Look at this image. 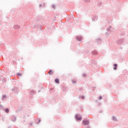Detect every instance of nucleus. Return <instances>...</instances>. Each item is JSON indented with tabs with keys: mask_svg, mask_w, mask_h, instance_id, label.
<instances>
[{
	"mask_svg": "<svg viewBox=\"0 0 128 128\" xmlns=\"http://www.w3.org/2000/svg\"><path fill=\"white\" fill-rule=\"evenodd\" d=\"M4 112H6V114H8V112H10V109H8V108H6L4 110Z\"/></svg>",
	"mask_w": 128,
	"mask_h": 128,
	"instance_id": "f8f14e48",
	"label": "nucleus"
},
{
	"mask_svg": "<svg viewBox=\"0 0 128 128\" xmlns=\"http://www.w3.org/2000/svg\"><path fill=\"white\" fill-rule=\"evenodd\" d=\"M107 32H114V28L111 26H109V28H107Z\"/></svg>",
	"mask_w": 128,
	"mask_h": 128,
	"instance_id": "20e7f679",
	"label": "nucleus"
},
{
	"mask_svg": "<svg viewBox=\"0 0 128 128\" xmlns=\"http://www.w3.org/2000/svg\"><path fill=\"white\" fill-rule=\"evenodd\" d=\"M52 8L54 10V8H56V6H54V5H52Z\"/></svg>",
	"mask_w": 128,
	"mask_h": 128,
	"instance_id": "5701e85b",
	"label": "nucleus"
},
{
	"mask_svg": "<svg viewBox=\"0 0 128 128\" xmlns=\"http://www.w3.org/2000/svg\"><path fill=\"white\" fill-rule=\"evenodd\" d=\"M42 4H40L39 5L40 8H42Z\"/></svg>",
	"mask_w": 128,
	"mask_h": 128,
	"instance_id": "a878e982",
	"label": "nucleus"
},
{
	"mask_svg": "<svg viewBox=\"0 0 128 128\" xmlns=\"http://www.w3.org/2000/svg\"><path fill=\"white\" fill-rule=\"evenodd\" d=\"M82 76H86V74H82Z\"/></svg>",
	"mask_w": 128,
	"mask_h": 128,
	"instance_id": "bb28decb",
	"label": "nucleus"
},
{
	"mask_svg": "<svg viewBox=\"0 0 128 128\" xmlns=\"http://www.w3.org/2000/svg\"><path fill=\"white\" fill-rule=\"evenodd\" d=\"M118 44H124V39H120L116 42Z\"/></svg>",
	"mask_w": 128,
	"mask_h": 128,
	"instance_id": "f03ea898",
	"label": "nucleus"
},
{
	"mask_svg": "<svg viewBox=\"0 0 128 128\" xmlns=\"http://www.w3.org/2000/svg\"><path fill=\"white\" fill-rule=\"evenodd\" d=\"M17 76H22V73H17Z\"/></svg>",
	"mask_w": 128,
	"mask_h": 128,
	"instance_id": "dca6fc26",
	"label": "nucleus"
},
{
	"mask_svg": "<svg viewBox=\"0 0 128 128\" xmlns=\"http://www.w3.org/2000/svg\"><path fill=\"white\" fill-rule=\"evenodd\" d=\"M114 70H116V68H118V64H114Z\"/></svg>",
	"mask_w": 128,
	"mask_h": 128,
	"instance_id": "9b49d317",
	"label": "nucleus"
},
{
	"mask_svg": "<svg viewBox=\"0 0 128 128\" xmlns=\"http://www.w3.org/2000/svg\"><path fill=\"white\" fill-rule=\"evenodd\" d=\"M6 98V95H2V100H4V98Z\"/></svg>",
	"mask_w": 128,
	"mask_h": 128,
	"instance_id": "2eb2a0df",
	"label": "nucleus"
},
{
	"mask_svg": "<svg viewBox=\"0 0 128 128\" xmlns=\"http://www.w3.org/2000/svg\"><path fill=\"white\" fill-rule=\"evenodd\" d=\"M40 120H39L38 122V124H40Z\"/></svg>",
	"mask_w": 128,
	"mask_h": 128,
	"instance_id": "cd10ccee",
	"label": "nucleus"
},
{
	"mask_svg": "<svg viewBox=\"0 0 128 128\" xmlns=\"http://www.w3.org/2000/svg\"><path fill=\"white\" fill-rule=\"evenodd\" d=\"M96 42H97L99 44H100V43L102 42V40H100V38L96 39Z\"/></svg>",
	"mask_w": 128,
	"mask_h": 128,
	"instance_id": "6e6552de",
	"label": "nucleus"
},
{
	"mask_svg": "<svg viewBox=\"0 0 128 128\" xmlns=\"http://www.w3.org/2000/svg\"><path fill=\"white\" fill-rule=\"evenodd\" d=\"M81 98H82V100H84V96H82Z\"/></svg>",
	"mask_w": 128,
	"mask_h": 128,
	"instance_id": "393cba45",
	"label": "nucleus"
},
{
	"mask_svg": "<svg viewBox=\"0 0 128 128\" xmlns=\"http://www.w3.org/2000/svg\"><path fill=\"white\" fill-rule=\"evenodd\" d=\"M98 19V16H94L93 18H92V22H96Z\"/></svg>",
	"mask_w": 128,
	"mask_h": 128,
	"instance_id": "423d86ee",
	"label": "nucleus"
},
{
	"mask_svg": "<svg viewBox=\"0 0 128 128\" xmlns=\"http://www.w3.org/2000/svg\"><path fill=\"white\" fill-rule=\"evenodd\" d=\"M102 96H100L98 100H102Z\"/></svg>",
	"mask_w": 128,
	"mask_h": 128,
	"instance_id": "412c9836",
	"label": "nucleus"
},
{
	"mask_svg": "<svg viewBox=\"0 0 128 128\" xmlns=\"http://www.w3.org/2000/svg\"><path fill=\"white\" fill-rule=\"evenodd\" d=\"M76 38L78 40V42H82V37L81 36H77Z\"/></svg>",
	"mask_w": 128,
	"mask_h": 128,
	"instance_id": "7ed1b4c3",
	"label": "nucleus"
},
{
	"mask_svg": "<svg viewBox=\"0 0 128 128\" xmlns=\"http://www.w3.org/2000/svg\"><path fill=\"white\" fill-rule=\"evenodd\" d=\"M16 116H13L12 118V121L16 122Z\"/></svg>",
	"mask_w": 128,
	"mask_h": 128,
	"instance_id": "4468645a",
	"label": "nucleus"
},
{
	"mask_svg": "<svg viewBox=\"0 0 128 128\" xmlns=\"http://www.w3.org/2000/svg\"><path fill=\"white\" fill-rule=\"evenodd\" d=\"M54 82L56 84H60V80L58 78H56Z\"/></svg>",
	"mask_w": 128,
	"mask_h": 128,
	"instance_id": "ddd939ff",
	"label": "nucleus"
},
{
	"mask_svg": "<svg viewBox=\"0 0 128 128\" xmlns=\"http://www.w3.org/2000/svg\"><path fill=\"white\" fill-rule=\"evenodd\" d=\"M90 0H84V1L86 2H90Z\"/></svg>",
	"mask_w": 128,
	"mask_h": 128,
	"instance_id": "4be33fe9",
	"label": "nucleus"
},
{
	"mask_svg": "<svg viewBox=\"0 0 128 128\" xmlns=\"http://www.w3.org/2000/svg\"><path fill=\"white\" fill-rule=\"evenodd\" d=\"M72 84H76V80H72Z\"/></svg>",
	"mask_w": 128,
	"mask_h": 128,
	"instance_id": "a211bd4d",
	"label": "nucleus"
},
{
	"mask_svg": "<svg viewBox=\"0 0 128 128\" xmlns=\"http://www.w3.org/2000/svg\"><path fill=\"white\" fill-rule=\"evenodd\" d=\"M2 106L0 105V110H2Z\"/></svg>",
	"mask_w": 128,
	"mask_h": 128,
	"instance_id": "b1692460",
	"label": "nucleus"
},
{
	"mask_svg": "<svg viewBox=\"0 0 128 128\" xmlns=\"http://www.w3.org/2000/svg\"><path fill=\"white\" fill-rule=\"evenodd\" d=\"M12 91L14 92H18V88L16 87L12 89Z\"/></svg>",
	"mask_w": 128,
	"mask_h": 128,
	"instance_id": "39448f33",
	"label": "nucleus"
},
{
	"mask_svg": "<svg viewBox=\"0 0 128 128\" xmlns=\"http://www.w3.org/2000/svg\"><path fill=\"white\" fill-rule=\"evenodd\" d=\"M32 123H31V124H30V126H32Z\"/></svg>",
	"mask_w": 128,
	"mask_h": 128,
	"instance_id": "c85d7f7f",
	"label": "nucleus"
},
{
	"mask_svg": "<svg viewBox=\"0 0 128 128\" xmlns=\"http://www.w3.org/2000/svg\"><path fill=\"white\" fill-rule=\"evenodd\" d=\"M30 92H31V94H34V91L32 90V91Z\"/></svg>",
	"mask_w": 128,
	"mask_h": 128,
	"instance_id": "aec40b11",
	"label": "nucleus"
},
{
	"mask_svg": "<svg viewBox=\"0 0 128 128\" xmlns=\"http://www.w3.org/2000/svg\"><path fill=\"white\" fill-rule=\"evenodd\" d=\"M92 54L96 55L98 54V52L96 51L92 52Z\"/></svg>",
	"mask_w": 128,
	"mask_h": 128,
	"instance_id": "6ab92c4d",
	"label": "nucleus"
},
{
	"mask_svg": "<svg viewBox=\"0 0 128 128\" xmlns=\"http://www.w3.org/2000/svg\"><path fill=\"white\" fill-rule=\"evenodd\" d=\"M76 118L77 120H82V116H79L78 115L76 116Z\"/></svg>",
	"mask_w": 128,
	"mask_h": 128,
	"instance_id": "0eeeda50",
	"label": "nucleus"
},
{
	"mask_svg": "<svg viewBox=\"0 0 128 128\" xmlns=\"http://www.w3.org/2000/svg\"><path fill=\"white\" fill-rule=\"evenodd\" d=\"M112 120H114V122H118V119L116 118V116H112Z\"/></svg>",
	"mask_w": 128,
	"mask_h": 128,
	"instance_id": "9d476101",
	"label": "nucleus"
},
{
	"mask_svg": "<svg viewBox=\"0 0 128 128\" xmlns=\"http://www.w3.org/2000/svg\"><path fill=\"white\" fill-rule=\"evenodd\" d=\"M82 122L84 126H88L90 124V121L88 120H83Z\"/></svg>",
	"mask_w": 128,
	"mask_h": 128,
	"instance_id": "f257e3e1",
	"label": "nucleus"
},
{
	"mask_svg": "<svg viewBox=\"0 0 128 128\" xmlns=\"http://www.w3.org/2000/svg\"><path fill=\"white\" fill-rule=\"evenodd\" d=\"M20 26L18 25H14V30H18L20 28Z\"/></svg>",
	"mask_w": 128,
	"mask_h": 128,
	"instance_id": "1a4fd4ad",
	"label": "nucleus"
},
{
	"mask_svg": "<svg viewBox=\"0 0 128 128\" xmlns=\"http://www.w3.org/2000/svg\"><path fill=\"white\" fill-rule=\"evenodd\" d=\"M48 74H52V70H50Z\"/></svg>",
	"mask_w": 128,
	"mask_h": 128,
	"instance_id": "f3484780",
	"label": "nucleus"
}]
</instances>
